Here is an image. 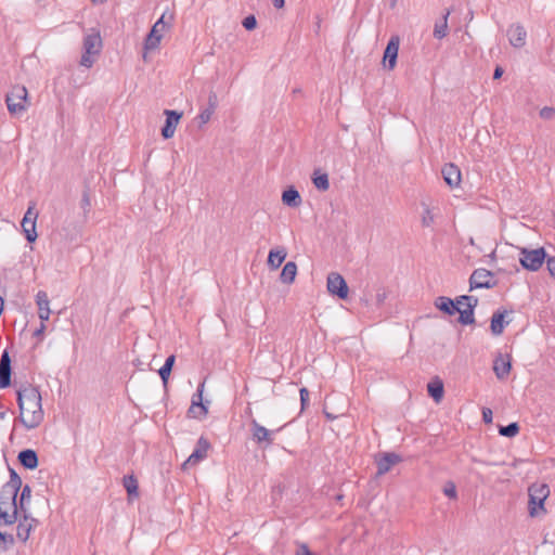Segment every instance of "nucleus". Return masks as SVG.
<instances>
[{
	"mask_svg": "<svg viewBox=\"0 0 555 555\" xmlns=\"http://www.w3.org/2000/svg\"><path fill=\"white\" fill-rule=\"evenodd\" d=\"M16 395L20 409L18 421L27 429L38 427L43 421L41 395L39 389L27 384L22 386L16 391Z\"/></svg>",
	"mask_w": 555,
	"mask_h": 555,
	"instance_id": "nucleus-1",
	"label": "nucleus"
},
{
	"mask_svg": "<svg viewBox=\"0 0 555 555\" xmlns=\"http://www.w3.org/2000/svg\"><path fill=\"white\" fill-rule=\"evenodd\" d=\"M550 495L546 483H533L528 488V511L531 517H540L546 514L545 500Z\"/></svg>",
	"mask_w": 555,
	"mask_h": 555,
	"instance_id": "nucleus-2",
	"label": "nucleus"
},
{
	"mask_svg": "<svg viewBox=\"0 0 555 555\" xmlns=\"http://www.w3.org/2000/svg\"><path fill=\"white\" fill-rule=\"evenodd\" d=\"M5 103L11 115L18 116L26 112L29 105L28 91L26 87L22 85L13 86L5 96Z\"/></svg>",
	"mask_w": 555,
	"mask_h": 555,
	"instance_id": "nucleus-3",
	"label": "nucleus"
},
{
	"mask_svg": "<svg viewBox=\"0 0 555 555\" xmlns=\"http://www.w3.org/2000/svg\"><path fill=\"white\" fill-rule=\"evenodd\" d=\"M519 254V262L528 271H538L548 258L544 247L535 249L522 247Z\"/></svg>",
	"mask_w": 555,
	"mask_h": 555,
	"instance_id": "nucleus-4",
	"label": "nucleus"
},
{
	"mask_svg": "<svg viewBox=\"0 0 555 555\" xmlns=\"http://www.w3.org/2000/svg\"><path fill=\"white\" fill-rule=\"evenodd\" d=\"M102 49V38L99 31L87 35L83 38V54L80 64L85 67H91L94 63V55L100 54Z\"/></svg>",
	"mask_w": 555,
	"mask_h": 555,
	"instance_id": "nucleus-5",
	"label": "nucleus"
},
{
	"mask_svg": "<svg viewBox=\"0 0 555 555\" xmlns=\"http://www.w3.org/2000/svg\"><path fill=\"white\" fill-rule=\"evenodd\" d=\"M251 439L259 447L268 448L273 444V435L274 433L280 431L283 427L278 428L276 430H270L264 426L260 425L255 418L249 422Z\"/></svg>",
	"mask_w": 555,
	"mask_h": 555,
	"instance_id": "nucleus-6",
	"label": "nucleus"
},
{
	"mask_svg": "<svg viewBox=\"0 0 555 555\" xmlns=\"http://www.w3.org/2000/svg\"><path fill=\"white\" fill-rule=\"evenodd\" d=\"M494 274L483 268H479L473 271L469 278L470 291L476 288H492L496 285V281L493 279Z\"/></svg>",
	"mask_w": 555,
	"mask_h": 555,
	"instance_id": "nucleus-7",
	"label": "nucleus"
},
{
	"mask_svg": "<svg viewBox=\"0 0 555 555\" xmlns=\"http://www.w3.org/2000/svg\"><path fill=\"white\" fill-rule=\"evenodd\" d=\"M326 287L331 295L336 296L339 299H347L349 287L341 274L331 272L327 275Z\"/></svg>",
	"mask_w": 555,
	"mask_h": 555,
	"instance_id": "nucleus-8",
	"label": "nucleus"
},
{
	"mask_svg": "<svg viewBox=\"0 0 555 555\" xmlns=\"http://www.w3.org/2000/svg\"><path fill=\"white\" fill-rule=\"evenodd\" d=\"M204 387L205 382L198 385L196 392L193 395L191 405L188 410L189 417L204 418L208 414V408L203 402Z\"/></svg>",
	"mask_w": 555,
	"mask_h": 555,
	"instance_id": "nucleus-9",
	"label": "nucleus"
},
{
	"mask_svg": "<svg viewBox=\"0 0 555 555\" xmlns=\"http://www.w3.org/2000/svg\"><path fill=\"white\" fill-rule=\"evenodd\" d=\"M165 14L160 16V18L152 26L150 33L147 34L145 40H144V50H154L156 49L162 40V31L166 27V23L164 21Z\"/></svg>",
	"mask_w": 555,
	"mask_h": 555,
	"instance_id": "nucleus-10",
	"label": "nucleus"
},
{
	"mask_svg": "<svg viewBox=\"0 0 555 555\" xmlns=\"http://www.w3.org/2000/svg\"><path fill=\"white\" fill-rule=\"evenodd\" d=\"M402 461V457L395 452H385L376 455L375 463L377 466V476L388 473L391 467Z\"/></svg>",
	"mask_w": 555,
	"mask_h": 555,
	"instance_id": "nucleus-11",
	"label": "nucleus"
},
{
	"mask_svg": "<svg viewBox=\"0 0 555 555\" xmlns=\"http://www.w3.org/2000/svg\"><path fill=\"white\" fill-rule=\"evenodd\" d=\"M400 38L391 36L384 51L383 63L386 68L392 70L397 65Z\"/></svg>",
	"mask_w": 555,
	"mask_h": 555,
	"instance_id": "nucleus-12",
	"label": "nucleus"
},
{
	"mask_svg": "<svg viewBox=\"0 0 555 555\" xmlns=\"http://www.w3.org/2000/svg\"><path fill=\"white\" fill-rule=\"evenodd\" d=\"M461 299H465V308L460 311L457 322L462 325H470L475 323L474 309L478 305V298L470 295H462Z\"/></svg>",
	"mask_w": 555,
	"mask_h": 555,
	"instance_id": "nucleus-13",
	"label": "nucleus"
},
{
	"mask_svg": "<svg viewBox=\"0 0 555 555\" xmlns=\"http://www.w3.org/2000/svg\"><path fill=\"white\" fill-rule=\"evenodd\" d=\"M210 449V442L205 437H199L195 449L183 463V467L193 466L203 461L207 456V452Z\"/></svg>",
	"mask_w": 555,
	"mask_h": 555,
	"instance_id": "nucleus-14",
	"label": "nucleus"
},
{
	"mask_svg": "<svg viewBox=\"0 0 555 555\" xmlns=\"http://www.w3.org/2000/svg\"><path fill=\"white\" fill-rule=\"evenodd\" d=\"M164 114L166 116V120L162 128V137L167 140L173 137L183 113L175 109H165Z\"/></svg>",
	"mask_w": 555,
	"mask_h": 555,
	"instance_id": "nucleus-15",
	"label": "nucleus"
},
{
	"mask_svg": "<svg viewBox=\"0 0 555 555\" xmlns=\"http://www.w3.org/2000/svg\"><path fill=\"white\" fill-rule=\"evenodd\" d=\"M512 370V357L506 353L503 356L499 353V356L493 361V372L498 379L504 380L511 373Z\"/></svg>",
	"mask_w": 555,
	"mask_h": 555,
	"instance_id": "nucleus-16",
	"label": "nucleus"
},
{
	"mask_svg": "<svg viewBox=\"0 0 555 555\" xmlns=\"http://www.w3.org/2000/svg\"><path fill=\"white\" fill-rule=\"evenodd\" d=\"M11 358L8 350H4L0 358V388L4 389L11 386Z\"/></svg>",
	"mask_w": 555,
	"mask_h": 555,
	"instance_id": "nucleus-17",
	"label": "nucleus"
},
{
	"mask_svg": "<svg viewBox=\"0 0 555 555\" xmlns=\"http://www.w3.org/2000/svg\"><path fill=\"white\" fill-rule=\"evenodd\" d=\"M441 173L443 177V180L450 188L459 186L462 181V175L460 168L452 164H446L442 169Z\"/></svg>",
	"mask_w": 555,
	"mask_h": 555,
	"instance_id": "nucleus-18",
	"label": "nucleus"
},
{
	"mask_svg": "<svg viewBox=\"0 0 555 555\" xmlns=\"http://www.w3.org/2000/svg\"><path fill=\"white\" fill-rule=\"evenodd\" d=\"M507 37L514 48H522L526 44L527 33L522 25L514 24L507 29Z\"/></svg>",
	"mask_w": 555,
	"mask_h": 555,
	"instance_id": "nucleus-19",
	"label": "nucleus"
},
{
	"mask_svg": "<svg viewBox=\"0 0 555 555\" xmlns=\"http://www.w3.org/2000/svg\"><path fill=\"white\" fill-rule=\"evenodd\" d=\"M217 106H218V96H217V93L211 90L208 94L207 107L202 109L197 116V119L199 120V127H202L203 125H206L210 120Z\"/></svg>",
	"mask_w": 555,
	"mask_h": 555,
	"instance_id": "nucleus-20",
	"label": "nucleus"
},
{
	"mask_svg": "<svg viewBox=\"0 0 555 555\" xmlns=\"http://www.w3.org/2000/svg\"><path fill=\"white\" fill-rule=\"evenodd\" d=\"M22 487V479L17 475V473L14 469L10 470V480L9 482L3 487L2 493L3 495H7V499L9 500H16L17 493Z\"/></svg>",
	"mask_w": 555,
	"mask_h": 555,
	"instance_id": "nucleus-21",
	"label": "nucleus"
},
{
	"mask_svg": "<svg viewBox=\"0 0 555 555\" xmlns=\"http://www.w3.org/2000/svg\"><path fill=\"white\" fill-rule=\"evenodd\" d=\"M17 460L20 464L26 469L33 470L36 469L39 465L38 454L33 449L22 450L17 455Z\"/></svg>",
	"mask_w": 555,
	"mask_h": 555,
	"instance_id": "nucleus-22",
	"label": "nucleus"
},
{
	"mask_svg": "<svg viewBox=\"0 0 555 555\" xmlns=\"http://www.w3.org/2000/svg\"><path fill=\"white\" fill-rule=\"evenodd\" d=\"M36 304L38 306V315L39 319L44 322L50 318V300L48 294L44 291H39L36 295Z\"/></svg>",
	"mask_w": 555,
	"mask_h": 555,
	"instance_id": "nucleus-23",
	"label": "nucleus"
},
{
	"mask_svg": "<svg viewBox=\"0 0 555 555\" xmlns=\"http://www.w3.org/2000/svg\"><path fill=\"white\" fill-rule=\"evenodd\" d=\"M35 522H37L35 518L29 517L27 514H24L23 519L20 520L16 528V537L22 542H26L29 539L30 531Z\"/></svg>",
	"mask_w": 555,
	"mask_h": 555,
	"instance_id": "nucleus-24",
	"label": "nucleus"
},
{
	"mask_svg": "<svg viewBox=\"0 0 555 555\" xmlns=\"http://www.w3.org/2000/svg\"><path fill=\"white\" fill-rule=\"evenodd\" d=\"M435 306L437 309L442 311L443 313L448 315H453L456 312L460 313L461 307H459L453 299L446 296H439L435 300Z\"/></svg>",
	"mask_w": 555,
	"mask_h": 555,
	"instance_id": "nucleus-25",
	"label": "nucleus"
},
{
	"mask_svg": "<svg viewBox=\"0 0 555 555\" xmlns=\"http://www.w3.org/2000/svg\"><path fill=\"white\" fill-rule=\"evenodd\" d=\"M301 196L295 186H288L282 193V203L288 207L296 208L301 205Z\"/></svg>",
	"mask_w": 555,
	"mask_h": 555,
	"instance_id": "nucleus-26",
	"label": "nucleus"
},
{
	"mask_svg": "<svg viewBox=\"0 0 555 555\" xmlns=\"http://www.w3.org/2000/svg\"><path fill=\"white\" fill-rule=\"evenodd\" d=\"M450 14H451V9H446V12L441 16V18L436 21L435 26H434V33H433V35L436 39L441 40L444 37H447V35H448V18H449Z\"/></svg>",
	"mask_w": 555,
	"mask_h": 555,
	"instance_id": "nucleus-27",
	"label": "nucleus"
},
{
	"mask_svg": "<svg viewBox=\"0 0 555 555\" xmlns=\"http://www.w3.org/2000/svg\"><path fill=\"white\" fill-rule=\"evenodd\" d=\"M427 391L435 402H440L444 393L442 380L439 377H435L431 382L428 383Z\"/></svg>",
	"mask_w": 555,
	"mask_h": 555,
	"instance_id": "nucleus-28",
	"label": "nucleus"
},
{
	"mask_svg": "<svg viewBox=\"0 0 555 555\" xmlns=\"http://www.w3.org/2000/svg\"><path fill=\"white\" fill-rule=\"evenodd\" d=\"M507 313L506 310H498L491 317L490 328L493 335L499 336L504 331V318Z\"/></svg>",
	"mask_w": 555,
	"mask_h": 555,
	"instance_id": "nucleus-29",
	"label": "nucleus"
},
{
	"mask_svg": "<svg viewBox=\"0 0 555 555\" xmlns=\"http://www.w3.org/2000/svg\"><path fill=\"white\" fill-rule=\"evenodd\" d=\"M286 256L287 253L284 247H280L279 249H271L268 255V266L273 270L280 268Z\"/></svg>",
	"mask_w": 555,
	"mask_h": 555,
	"instance_id": "nucleus-30",
	"label": "nucleus"
},
{
	"mask_svg": "<svg viewBox=\"0 0 555 555\" xmlns=\"http://www.w3.org/2000/svg\"><path fill=\"white\" fill-rule=\"evenodd\" d=\"M297 275V264L294 261H288L282 269L280 280L284 284H292Z\"/></svg>",
	"mask_w": 555,
	"mask_h": 555,
	"instance_id": "nucleus-31",
	"label": "nucleus"
},
{
	"mask_svg": "<svg viewBox=\"0 0 555 555\" xmlns=\"http://www.w3.org/2000/svg\"><path fill=\"white\" fill-rule=\"evenodd\" d=\"M312 183L317 190L321 192L327 191L330 189L328 175L320 169H315L312 175Z\"/></svg>",
	"mask_w": 555,
	"mask_h": 555,
	"instance_id": "nucleus-32",
	"label": "nucleus"
},
{
	"mask_svg": "<svg viewBox=\"0 0 555 555\" xmlns=\"http://www.w3.org/2000/svg\"><path fill=\"white\" fill-rule=\"evenodd\" d=\"M122 486L126 489L129 499L139 496V485L134 475L131 474L124 476Z\"/></svg>",
	"mask_w": 555,
	"mask_h": 555,
	"instance_id": "nucleus-33",
	"label": "nucleus"
},
{
	"mask_svg": "<svg viewBox=\"0 0 555 555\" xmlns=\"http://www.w3.org/2000/svg\"><path fill=\"white\" fill-rule=\"evenodd\" d=\"M175 363H176V356L175 354H170L165 360L164 365L158 370L159 377L163 380L165 386L168 383V379L170 377V374H171V371L173 369Z\"/></svg>",
	"mask_w": 555,
	"mask_h": 555,
	"instance_id": "nucleus-34",
	"label": "nucleus"
},
{
	"mask_svg": "<svg viewBox=\"0 0 555 555\" xmlns=\"http://www.w3.org/2000/svg\"><path fill=\"white\" fill-rule=\"evenodd\" d=\"M22 228L28 243H34L38 236L36 232V222L33 220H22Z\"/></svg>",
	"mask_w": 555,
	"mask_h": 555,
	"instance_id": "nucleus-35",
	"label": "nucleus"
},
{
	"mask_svg": "<svg viewBox=\"0 0 555 555\" xmlns=\"http://www.w3.org/2000/svg\"><path fill=\"white\" fill-rule=\"evenodd\" d=\"M519 424L517 422L509 423L506 426L499 427V434L504 437H515L519 433Z\"/></svg>",
	"mask_w": 555,
	"mask_h": 555,
	"instance_id": "nucleus-36",
	"label": "nucleus"
},
{
	"mask_svg": "<svg viewBox=\"0 0 555 555\" xmlns=\"http://www.w3.org/2000/svg\"><path fill=\"white\" fill-rule=\"evenodd\" d=\"M31 489L28 485H25L22 489L20 495V504L17 505L18 509L26 514L25 503L30 501Z\"/></svg>",
	"mask_w": 555,
	"mask_h": 555,
	"instance_id": "nucleus-37",
	"label": "nucleus"
},
{
	"mask_svg": "<svg viewBox=\"0 0 555 555\" xmlns=\"http://www.w3.org/2000/svg\"><path fill=\"white\" fill-rule=\"evenodd\" d=\"M17 514H18V507L15 506L13 509H12V513L10 514L8 511L5 509H1L0 512V520H2L5 525H13L16 519H17Z\"/></svg>",
	"mask_w": 555,
	"mask_h": 555,
	"instance_id": "nucleus-38",
	"label": "nucleus"
},
{
	"mask_svg": "<svg viewBox=\"0 0 555 555\" xmlns=\"http://www.w3.org/2000/svg\"><path fill=\"white\" fill-rule=\"evenodd\" d=\"M80 204H81V208L83 210L85 218H87V216L91 209L90 189L88 186H86L85 190L82 191Z\"/></svg>",
	"mask_w": 555,
	"mask_h": 555,
	"instance_id": "nucleus-39",
	"label": "nucleus"
},
{
	"mask_svg": "<svg viewBox=\"0 0 555 555\" xmlns=\"http://www.w3.org/2000/svg\"><path fill=\"white\" fill-rule=\"evenodd\" d=\"M435 221L434 215L431 214V210L429 207H425L423 216H422V225L423 227H430Z\"/></svg>",
	"mask_w": 555,
	"mask_h": 555,
	"instance_id": "nucleus-40",
	"label": "nucleus"
},
{
	"mask_svg": "<svg viewBox=\"0 0 555 555\" xmlns=\"http://www.w3.org/2000/svg\"><path fill=\"white\" fill-rule=\"evenodd\" d=\"M242 25L246 30H254L257 27V20L255 15L250 14L246 16L243 20Z\"/></svg>",
	"mask_w": 555,
	"mask_h": 555,
	"instance_id": "nucleus-41",
	"label": "nucleus"
},
{
	"mask_svg": "<svg viewBox=\"0 0 555 555\" xmlns=\"http://www.w3.org/2000/svg\"><path fill=\"white\" fill-rule=\"evenodd\" d=\"M540 117L544 120H550L555 117V108L552 106H544L540 109Z\"/></svg>",
	"mask_w": 555,
	"mask_h": 555,
	"instance_id": "nucleus-42",
	"label": "nucleus"
},
{
	"mask_svg": "<svg viewBox=\"0 0 555 555\" xmlns=\"http://www.w3.org/2000/svg\"><path fill=\"white\" fill-rule=\"evenodd\" d=\"M443 493L450 499H456L457 492L455 485L452 481L447 482L443 488Z\"/></svg>",
	"mask_w": 555,
	"mask_h": 555,
	"instance_id": "nucleus-43",
	"label": "nucleus"
},
{
	"mask_svg": "<svg viewBox=\"0 0 555 555\" xmlns=\"http://www.w3.org/2000/svg\"><path fill=\"white\" fill-rule=\"evenodd\" d=\"M7 542H9L10 544H13V542H14L13 535L7 534V533H3L0 531V553L2 551H7V548H8Z\"/></svg>",
	"mask_w": 555,
	"mask_h": 555,
	"instance_id": "nucleus-44",
	"label": "nucleus"
},
{
	"mask_svg": "<svg viewBox=\"0 0 555 555\" xmlns=\"http://www.w3.org/2000/svg\"><path fill=\"white\" fill-rule=\"evenodd\" d=\"M36 204L34 202L30 203L27 211L24 215V220H33L36 222L38 218V212L35 210Z\"/></svg>",
	"mask_w": 555,
	"mask_h": 555,
	"instance_id": "nucleus-45",
	"label": "nucleus"
},
{
	"mask_svg": "<svg viewBox=\"0 0 555 555\" xmlns=\"http://www.w3.org/2000/svg\"><path fill=\"white\" fill-rule=\"evenodd\" d=\"M299 395H300L301 410H306L309 405V390L306 387H302L299 390Z\"/></svg>",
	"mask_w": 555,
	"mask_h": 555,
	"instance_id": "nucleus-46",
	"label": "nucleus"
},
{
	"mask_svg": "<svg viewBox=\"0 0 555 555\" xmlns=\"http://www.w3.org/2000/svg\"><path fill=\"white\" fill-rule=\"evenodd\" d=\"M295 555H314L306 543H297Z\"/></svg>",
	"mask_w": 555,
	"mask_h": 555,
	"instance_id": "nucleus-47",
	"label": "nucleus"
},
{
	"mask_svg": "<svg viewBox=\"0 0 555 555\" xmlns=\"http://www.w3.org/2000/svg\"><path fill=\"white\" fill-rule=\"evenodd\" d=\"M546 268L550 275L555 279V257H548L546 260Z\"/></svg>",
	"mask_w": 555,
	"mask_h": 555,
	"instance_id": "nucleus-48",
	"label": "nucleus"
},
{
	"mask_svg": "<svg viewBox=\"0 0 555 555\" xmlns=\"http://www.w3.org/2000/svg\"><path fill=\"white\" fill-rule=\"evenodd\" d=\"M492 416H493V413H492L491 409H489V408H483L482 409V421L486 424L492 423Z\"/></svg>",
	"mask_w": 555,
	"mask_h": 555,
	"instance_id": "nucleus-49",
	"label": "nucleus"
},
{
	"mask_svg": "<svg viewBox=\"0 0 555 555\" xmlns=\"http://www.w3.org/2000/svg\"><path fill=\"white\" fill-rule=\"evenodd\" d=\"M504 70L501 66H496L494 68V72H493V79L496 80V79H500L503 75Z\"/></svg>",
	"mask_w": 555,
	"mask_h": 555,
	"instance_id": "nucleus-50",
	"label": "nucleus"
},
{
	"mask_svg": "<svg viewBox=\"0 0 555 555\" xmlns=\"http://www.w3.org/2000/svg\"><path fill=\"white\" fill-rule=\"evenodd\" d=\"M44 330H46V325H44V323L41 321V324H40L39 328H37V330L34 332V336L38 337V336L42 335V334H43V332H44Z\"/></svg>",
	"mask_w": 555,
	"mask_h": 555,
	"instance_id": "nucleus-51",
	"label": "nucleus"
},
{
	"mask_svg": "<svg viewBox=\"0 0 555 555\" xmlns=\"http://www.w3.org/2000/svg\"><path fill=\"white\" fill-rule=\"evenodd\" d=\"M385 299H386V294H385V292H383V293H377V295H376V300H377V304H378V305L383 304Z\"/></svg>",
	"mask_w": 555,
	"mask_h": 555,
	"instance_id": "nucleus-52",
	"label": "nucleus"
},
{
	"mask_svg": "<svg viewBox=\"0 0 555 555\" xmlns=\"http://www.w3.org/2000/svg\"><path fill=\"white\" fill-rule=\"evenodd\" d=\"M273 5L276 9H282L285 5V0H273Z\"/></svg>",
	"mask_w": 555,
	"mask_h": 555,
	"instance_id": "nucleus-53",
	"label": "nucleus"
},
{
	"mask_svg": "<svg viewBox=\"0 0 555 555\" xmlns=\"http://www.w3.org/2000/svg\"><path fill=\"white\" fill-rule=\"evenodd\" d=\"M454 302L460 307L461 305L465 304V299H461V296L456 297Z\"/></svg>",
	"mask_w": 555,
	"mask_h": 555,
	"instance_id": "nucleus-54",
	"label": "nucleus"
},
{
	"mask_svg": "<svg viewBox=\"0 0 555 555\" xmlns=\"http://www.w3.org/2000/svg\"><path fill=\"white\" fill-rule=\"evenodd\" d=\"M93 4H102L106 2L107 0H90Z\"/></svg>",
	"mask_w": 555,
	"mask_h": 555,
	"instance_id": "nucleus-55",
	"label": "nucleus"
},
{
	"mask_svg": "<svg viewBox=\"0 0 555 555\" xmlns=\"http://www.w3.org/2000/svg\"><path fill=\"white\" fill-rule=\"evenodd\" d=\"M5 416H7V412L5 411L0 412V420H4Z\"/></svg>",
	"mask_w": 555,
	"mask_h": 555,
	"instance_id": "nucleus-56",
	"label": "nucleus"
},
{
	"mask_svg": "<svg viewBox=\"0 0 555 555\" xmlns=\"http://www.w3.org/2000/svg\"><path fill=\"white\" fill-rule=\"evenodd\" d=\"M396 3H397V0H390V7H391V8H395V7H396Z\"/></svg>",
	"mask_w": 555,
	"mask_h": 555,
	"instance_id": "nucleus-57",
	"label": "nucleus"
}]
</instances>
